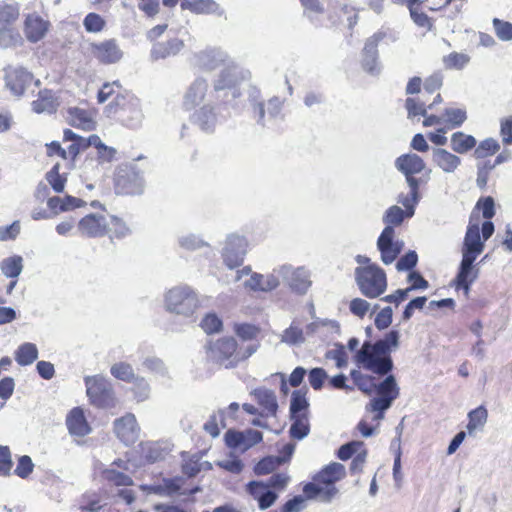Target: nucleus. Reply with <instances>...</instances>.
Wrapping results in <instances>:
<instances>
[{
    "instance_id": "51",
    "label": "nucleus",
    "mask_w": 512,
    "mask_h": 512,
    "mask_svg": "<svg viewBox=\"0 0 512 512\" xmlns=\"http://www.w3.org/2000/svg\"><path fill=\"white\" fill-rule=\"evenodd\" d=\"M496 36L502 41L512 40V23L498 18L493 19Z\"/></svg>"
},
{
    "instance_id": "45",
    "label": "nucleus",
    "mask_w": 512,
    "mask_h": 512,
    "mask_svg": "<svg viewBox=\"0 0 512 512\" xmlns=\"http://www.w3.org/2000/svg\"><path fill=\"white\" fill-rule=\"evenodd\" d=\"M110 372L113 377L124 382H133L135 380L134 371L130 364L119 362L114 364Z\"/></svg>"
},
{
    "instance_id": "24",
    "label": "nucleus",
    "mask_w": 512,
    "mask_h": 512,
    "mask_svg": "<svg viewBox=\"0 0 512 512\" xmlns=\"http://www.w3.org/2000/svg\"><path fill=\"white\" fill-rule=\"evenodd\" d=\"M433 163L446 173H453L460 166L461 159L444 148H435L432 152Z\"/></svg>"
},
{
    "instance_id": "26",
    "label": "nucleus",
    "mask_w": 512,
    "mask_h": 512,
    "mask_svg": "<svg viewBox=\"0 0 512 512\" xmlns=\"http://www.w3.org/2000/svg\"><path fill=\"white\" fill-rule=\"evenodd\" d=\"M505 160L506 157L503 154H498L494 160H478L476 183L480 189L486 188L492 170Z\"/></svg>"
},
{
    "instance_id": "14",
    "label": "nucleus",
    "mask_w": 512,
    "mask_h": 512,
    "mask_svg": "<svg viewBox=\"0 0 512 512\" xmlns=\"http://www.w3.org/2000/svg\"><path fill=\"white\" fill-rule=\"evenodd\" d=\"M395 231L391 226H386L381 232L377 247L381 254V260L384 264H391L402 251V243L394 241Z\"/></svg>"
},
{
    "instance_id": "52",
    "label": "nucleus",
    "mask_w": 512,
    "mask_h": 512,
    "mask_svg": "<svg viewBox=\"0 0 512 512\" xmlns=\"http://www.w3.org/2000/svg\"><path fill=\"white\" fill-rule=\"evenodd\" d=\"M405 108L407 110L408 118H414L416 116H425L427 113L425 103L418 101L412 97H408L405 100Z\"/></svg>"
},
{
    "instance_id": "18",
    "label": "nucleus",
    "mask_w": 512,
    "mask_h": 512,
    "mask_svg": "<svg viewBox=\"0 0 512 512\" xmlns=\"http://www.w3.org/2000/svg\"><path fill=\"white\" fill-rule=\"evenodd\" d=\"M50 23L40 15L28 14L24 21V33L28 41L36 43L44 38L48 32Z\"/></svg>"
},
{
    "instance_id": "60",
    "label": "nucleus",
    "mask_w": 512,
    "mask_h": 512,
    "mask_svg": "<svg viewBox=\"0 0 512 512\" xmlns=\"http://www.w3.org/2000/svg\"><path fill=\"white\" fill-rule=\"evenodd\" d=\"M21 226L18 220L8 226H0V241L15 240L20 234Z\"/></svg>"
},
{
    "instance_id": "27",
    "label": "nucleus",
    "mask_w": 512,
    "mask_h": 512,
    "mask_svg": "<svg viewBox=\"0 0 512 512\" xmlns=\"http://www.w3.org/2000/svg\"><path fill=\"white\" fill-rule=\"evenodd\" d=\"M239 81L237 77L230 71L224 70L214 82L213 88L216 93L221 91H230L233 98L240 96L238 89Z\"/></svg>"
},
{
    "instance_id": "47",
    "label": "nucleus",
    "mask_w": 512,
    "mask_h": 512,
    "mask_svg": "<svg viewBox=\"0 0 512 512\" xmlns=\"http://www.w3.org/2000/svg\"><path fill=\"white\" fill-rule=\"evenodd\" d=\"M469 62V57L464 53L452 52L443 57L446 69H462Z\"/></svg>"
},
{
    "instance_id": "39",
    "label": "nucleus",
    "mask_w": 512,
    "mask_h": 512,
    "mask_svg": "<svg viewBox=\"0 0 512 512\" xmlns=\"http://www.w3.org/2000/svg\"><path fill=\"white\" fill-rule=\"evenodd\" d=\"M63 139L64 141H71L72 143L68 146V154L69 159L75 160V158L78 156V154L81 151H84L86 148L84 137H81L74 133L70 129L64 130L63 133Z\"/></svg>"
},
{
    "instance_id": "59",
    "label": "nucleus",
    "mask_w": 512,
    "mask_h": 512,
    "mask_svg": "<svg viewBox=\"0 0 512 512\" xmlns=\"http://www.w3.org/2000/svg\"><path fill=\"white\" fill-rule=\"evenodd\" d=\"M475 209L482 210V215L485 219H491L495 215V203L491 196L480 198L475 206Z\"/></svg>"
},
{
    "instance_id": "21",
    "label": "nucleus",
    "mask_w": 512,
    "mask_h": 512,
    "mask_svg": "<svg viewBox=\"0 0 512 512\" xmlns=\"http://www.w3.org/2000/svg\"><path fill=\"white\" fill-rule=\"evenodd\" d=\"M85 205L86 202L83 199L71 195H65L63 197L52 196L47 199V207L54 215L73 211L85 207Z\"/></svg>"
},
{
    "instance_id": "57",
    "label": "nucleus",
    "mask_w": 512,
    "mask_h": 512,
    "mask_svg": "<svg viewBox=\"0 0 512 512\" xmlns=\"http://www.w3.org/2000/svg\"><path fill=\"white\" fill-rule=\"evenodd\" d=\"M259 404L269 413L275 414L278 404L275 395L272 392L264 391L258 394Z\"/></svg>"
},
{
    "instance_id": "49",
    "label": "nucleus",
    "mask_w": 512,
    "mask_h": 512,
    "mask_svg": "<svg viewBox=\"0 0 512 512\" xmlns=\"http://www.w3.org/2000/svg\"><path fill=\"white\" fill-rule=\"evenodd\" d=\"M86 148L94 146L98 149L100 157L110 160L113 157L114 150L107 147L102 143L98 135H90L88 138H84Z\"/></svg>"
},
{
    "instance_id": "55",
    "label": "nucleus",
    "mask_w": 512,
    "mask_h": 512,
    "mask_svg": "<svg viewBox=\"0 0 512 512\" xmlns=\"http://www.w3.org/2000/svg\"><path fill=\"white\" fill-rule=\"evenodd\" d=\"M34 464L28 455L19 457L14 474L22 479H26L33 472Z\"/></svg>"
},
{
    "instance_id": "5",
    "label": "nucleus",
    "mask_w": 512,
    "mask_h": 512,
    "mask_svg": "<svg viewBox=\"0 0 512 512\" xmlns=\"http://www.w3.org/2000/svg\"><path fill=\"white\" fill-rule=\"evenodd\" d=\"M350 377L354 385L366 395L377 392L379 397L390 399L392 403L399 397L400 389L393 375H387L380 383H377L375 376L358 370H351Z\"/></svg>"
},
{
    "instance_id": "2",
    "label": "nucleus",
    "mask_w": 512,
    "mask_h": 512,
    "mask_svg": "<svg viewBox=\"0 0 512 512\" xmlns=\"http://www.w3.org/2000/svg\"><path fill=\"white\" fill-rule=\"evenodd\" d=\"M76 228L83 238L96 239L107 236L111 241L124 239L131 233L123 218L108 213H88L80 218Z\"/></svg>"
},
{
    "instance_id": "50",
    "label": "nucleus",
    "mask_w": 512,
    "mask_h": 512,
    "mask_svg": "<svg viewBox=\"0 0 512 512\" xmlns=\"http://www.w3.org/2000/svg\"><path fill=\"white\" fill-rule=\"evenodd\" d=\"M304 339L302 328L294 322L282 334V341L288 344H298L303 342Z\"/></svg>"
},
{
    "instance_id": "63",
    "label": "nucleus",
    "mask_w": 512,
    "mask_h": 512,
    "mask_svg": "<svg viewBox=\"0 0 512 512\" xmlns=\"http://www.w3.org/2000/svg\"><path fill=\"white\" fill-rule=\"evenodd\" d=\"M369 307V303L362 298H354L349 304L351 313L360 318H363L367 314Z\"/></svg>"
},
{
    "instance_id": "7",
    "label": "nucleus",
    "mask_w": 512,
    "mask_h": 512,
    "mask_svg": "<svg viewBox=\"0 0 512 512\" xmlns=\"http://www.w3.org/2000/svg\"><path fill=\"white\" fill-rule=\"evenodd\" d=\"M86 394L90 403L98 408H109L115 405L112 384L100 375L84 378Z\"/></svg>"
},
{
    "instance_id": "53",
    "label": "nucleus",
    "mask_w": 512,
    "mask_h": 512,
    "mask_svg": "<svg viewBox=\"0 0 512 512\" xmlns=\"http://www.w3.org/2000/svg\"><path fill=\"white\" fill-rule=\"evenodd\" d=\"M410 16L413 22L420 28L425 30H430L433 27L432 19L418 6L413 7L412 10H409Z\"/></svg>"
},
{
    "instance_id": "31",
    "label": "nucleus",
    "mask_w": 512,
    "mask_h": 512,
    "mask_svg": "<svg viewBox=\"0 0 512 512\" xmlns=\"http://www.w3.org/2000/svg\"><path fill=\"white\" fill-rule=\"evenodd\" d=\"M451 148L458 154H465L476 147V139L464 132H455L451 135Z\"/></svg>"
},
{
    "instance_id": "3",
    "label": "nucleus",
    "mask_w": 512,
    "mask_h": 512,
    "mask_svg": "<svg viewBox=\"0 0 512 512\" xmlns=\"http://www.w3.org/2000/svg\"><path fill=\"white\" fill-rule=\"evenodd\" d=\"M346 475L345 467L338 463L332 462L322 468L303 487V493L307 498L320 497L325 501H329L337 493L335 484L343 479Z\"/></svg>"
},
{
    "instance_id": "6",
    "label": "nucleus",
    "mask_w": 512,
    "mask_h": 512,
    "mask_svg": "<svg viewBox=\"0 0 512 512\" xmlns=\"http://www.w3.org/2000/svg\"><path fill=\"white\" fill-rule=\"evenodd\" d=\"M19 5L2 3L0 4V47L9 48L21 43L19 31L13 27L19 19Z\"/></svg>"
},
{
    "instance_id": "30",
    "label": "nucleus",
    "mask_w": 512,
    "mask_h": 512,
    "mask_svg": "<svg viewBox=\"0 0 512 512\" xmlns=\"http://www.w3.org/2000/svg\"><path fill=\"white\" fill-rule=\"evenodd\" d=\"M378 39L371 37L365 42L363 48L364 59L362 62L363 69L369 73L376 71V60L378 55Z\"/></svg>"
},
{
    "instance_id": "48",
    "label": "nucleus",
    "mask_w": 512,
    "mask_h": 512,
    "mask_svg": "<svg viewBox=\"0 0 512 512\" xmlns=\"http://www.w3.org/2000/svg\"><path fill=\"white\" fill-rule=\"evenodd\" d=\"M13 461L10 448L0 445V476L9 477L12 473Z\"/></svg>"
},
{
    "instance_id": "28",
    "label": "nucleus",
    "mask_w": 512,
    "mask_h": 512,
    "mask_svg": "<svg viewBox=\"0 0 512 512\" xmlns=\"http://www.w3.org/2000/svg\"><path fill=\"white\" fill-rule=\"evenodd\" d=\"M182 10H189L194 14H214L219 11V5L214 0H182Z\"/></svg>"
},
{
    "instance_id": "4",
    "label": "nucleus",
    "mask_w": 512,
    "mask_h": 512,
    "mask_svg": "<svg viewBox=\"0 0 512 512\" xmlns=\"http://www.w3.org/2000/svg\"><path fill=\"white\" fill-rule=\"evenodd\" d=\"M356 261L362 265L355 269V279L361 293L372 299L382 295L387 288L384 270L372 264L366 256L358 255Z\"/></svg>"
},
{
    "instance_id": "22",
    "label": "nucleus",
    "mask_w": 512,
    "mask_h": 512,
    "mask_svg": "<svg viewBox=\"0 0 512 512\" xmlns=\"http://www.w3.org/2000/svg\"><path fill=\"white\" fill-rule=\"evenodd\" d=\"M31 80V75L22 69H11L6 72L5 84L16 96H21Z\"/></svg>"
},
{
    "instance_id": "29",
    "label": "nucleus",
    "mask_w": 512,
    "mask_h": 512,
    "mask_svg": "<svg viewBox=\"0 0 512 512\" xmlns=\"http://www.w3.org/2000/svg\"><path fill=\"white\" fill-rule=\"evenodd\" d=\"M399 334L397 331L388 332L382 339L378 340L373 346L372 350L369 351V345L364 344L360 350L356 352H391L393 348L398 345Z\"/></svg>"
},
{
    "instance_id": "23",
    "label": "nucleus",
    "mask_w": 512,
    "mask_h": 512,
    "mask_svg": "<svg viewBox=\"0 0 512 512\" xmlns=\"http://www.w3.org/2000/svg\"><path fill=\"white\" fill-rule=\"evenodd\" d=\"M208 83L205 79L197 78L188 87L183 104L186 109H192L201 104L206 96Z\"/></svg>"
},
{
    "instance_id": "15",
    "label": "nucleus",
    "mask_w": 512,
    "mask_h": 512,
    "mask_svg": "<svg viewBox=\"0 0 512 512\" xmlns=\"http://www.w3.org/2000/svg\"><path fill=\"white\" fill-rule=\"evenodd\" d=\"M225 443L229 448L247 450L260 443L263 439L262 433L258 430L247 429L243 432L229 429L225 433Z\"/></svg>"
},
{
    "instance_id": "43",
    "label": "nucleus",
    "mask_w": 512,
    "mask_h": 512,
    "mask_svg": "<svg viewBox=\"0 0 512 512\" xmlns=\"http://www.w3.org/2000/svg\"><path fill=\"white\" fill-rule=\"evenodd\" d=\"M392 405L390 399H385L383 397H374L372 398L366 406V410L369 412L375 413L373 419L379 421L384 418V413L387 409H389Z\"/></svg>"
},
{
    "instance_id": "11",
    "label": "nucleus",
    "mask_w": 512,
    "mask_h": 512,
    "mask_svg": "<svg viewBox=\"0 0 512 512\" xmlns=\"http://www.w3.org/2000/svg\"><path fill=\"white\" fill-rule=\"evenodd\" d=\"M396 168L405 175L409 188L419 189L420 182L414 177L425 169L424 160L417 154L408 153L399 156L395 161Z\"/></svg>"
},
{
    "instance_id": "12",
    "label": "nucleus",
    "mask_w": 512,
    "mask_h": 512,
    "mask_svg": "<svg viewBox=\"0 0 512 512\" xmlns=\"http://www.w3.org/2000/svg\"><path fill=\"white\" fill-rule=\"evenodd\" d=\"M89 49L98 62L106 65L117 63L123 57V52L115 39L93 42Z\"/></svg>"
},
{
    "instance_id": "35",
    "label": "nucleus",
    "mask_w": 512,
    "mask_h": 512,
    "mask_svg": "<svg viewBox=\"0 0 512 512\" xmlns=\"http://www.w3.org/2000/svg\"><path fill=\"white\" fill-rule=\"evenodd\" d=\"M102 478L111 486L128 487L133 485L132 478L114 468H108L102 471Z\"/></svg>"
},
{
    "instance_id": "8",
    "label": "nucleus",
    "mask_w": 512,
    "mask_h": 512,
    "mask_svg": "<svg viewBox=\"0 0 512 512\" xmlns=\"http://www.w3.org/2000/svg\"><path fill=\"white\" fill-rule=\"evenodd\" d=\"M165 302L170 312L182 315H191L198 307L196 294L186 287H177L169 290Z\"/></svg>"
},
{
    "instance_id": "40",
    "label": "nucleus",
    "mask_w": 512,
    "mask_h": 512,
    "mask_svg": "<svg viewBox=\"0 0 512 512\" xmlns=\"http://www.w3.org/2000/svg\"><path fill=\"white\" fill-rule=\"evenodd\" d=\"M488 418V412L484 406H479L468 413L467 431L473 434L477 429L482 428Z\"/></svg>"
},
{
    "instance_id": "62",
    "label": "nucleus",
    "mask_w": 512,
    "mask_h": 512,
    "mask_svg": "<svg viewBox=\"0 0 512 512\" xmlns=\"http://www.w3.org/2000/svg\"><path fill=\"white\" fill-rule=\"evenodd\" d=\"M235 332L242 340H252L259 334V329L252 324H239L235 328Z\"/></svg>"
},
{
    "instance_id": "38",
    "label": "nucleus",
    "mask_w": 512,
    "mask_h": 512,
    "mask_svg": "<svg viewBox=\"0 0 512 512\" xmlns=\"http://www.w3.org/2000/svg\"><path fill=\"white\" fill-rule=\"evenodd\" d=\"M309 403L306 398V391L295 390L291 395L290 401V416L294 415H309Z\"/></svg>"
},
{
    "instance_id": "41",
    "label": "nucleus",
    "mask_w": 512,
    "mask_h": 512,
    "mask_svg": "<svg viewBox=\"0 0 512 512\" xmlns=\"http://www.w3.org/2000/svg\"><path fill=\"white\" fill-rule=\"evenodd\" d=\"M194 121L203 129L208 130L216 121L214 107L203 105L194 113Z\"/></svg>"
},
{
    "instance_id": "44",
    "label": "nucleus",
    "mask_w": 512,
    "mask_h": 512,
    "mask_svg": "<svg viewBox=\"0 0 512 512\" xmlns=\"http://www.w3.org/2000/svg\"><path fill=\"white\" fill-rule=\"evenodd\" d=\"M83 26L89 33H99L104 30L106 21L101 15L90 12L85 16Z\"/></svg>"
},
{
    "instance_id": "16",
    "label": "nucleus",
    "mask_w": 512,
    "mask_h": 512,
    "mask_svg": "<svg viewBox=\"0 0 512 512\" xmlns=\"http://www.w3.org/2000/svg\"><path fill=\"white\" fill-rule=\"evenodd\" d=\"M483 249L484 243L481 241L479 223H473L472 215L464 238L463 256L476 259Z\"/></svg>"
},
{
    "instance_id": "37",
    "label": "nucleus",
    "mask_w": 512,
    "mask_h": 512,
    "mask_svg": "<svg viewBox=\"0 0 512 512\" xmlns=\"http://www.w3.org/2000/svg\"><path fill=\"white\" fill-rule=\"evenodd\" d=\"M278 281L275 277L267 280L264 279L262 274L253 273L249 280L245 282V286L253 291H270L276 288Z\"/></svg>"
},
{
    "instance_id": "20",
    "label": "nucleus",
    "mask_w": 512,
    "mask_h": 512,
    "mask_svg": "<svg viewBox=\"0 0 512 512\" xmlns=\"http://www.w3.org/2000/svg\"><path fill=\"white\" fill-rule=\"evenodd\" d=\"M66 426L72 436L84 437L91 432V426L81 407H74L69 411L66 416Z\"/></svg>"
},
{
    "instance_id": "33",
    "label": "nucleus",
    "mask_w": 512,
    "mask_h": 512,
    "mask_svg": "<svg viewBox=\"0 0 512 512\" xmlns=\"http://www.w3.org/2000/svg\"><path fill=\"white\" fill-rule=\"evenodd\" d=\"M45 179L55 193H62L67 184V174L60 173V164L56 163L45 174Z\"/></svg>"
},
{
    "instance_id": "25",
    "label": "nucleus",
    "mask_w": 512,
    "mask_h": 512,
    "mask_svg": "<svg viewBox=\"0 0 512 512\" xmlns=\"http://www.w3.org/2000/svg\"><path fill=\"white\" fill-rule=\"evenodd\" d=\"M442 114L443 126L438 128V132L442 134L459 128L467 120V112L462 108H446Z\"/></svg>"
},
{
    "instance_id": "61",
    "label": "nucleus",
    "mask_w": 512,
    "mask_h": 512,
    "mask_svg": "<svg viewBox=\"0 0 512 512\" xmlns=\"http://www.w3.org/2000/svg\"><path fill=\"white\" fill-rule=\"evenodd\" d=\"M418 261V256L415 251H409L402 256L396 263L398 271H406L413 269Z\"/></svg>"
},
{
    "instance_id": "64",
    "label": "nucleus",
    "mask_w": 512,
    "mask_h": 512,
    "mask_svg": "<svg viewBox=\"0 0 512 512\" xmlns=\"http://www.w3.org/2000/svg\"><path fill=\"white\" fill-rule=\"evenodd\" d=\"M500 134L505 145L512 144V115L501 120Z\"/></svg>"
},
{
    "instance_id": "1",
    "label": "nucleus",
    "mask_w": 512,
    "mask_h": 512,
    "mask_svg": "<svg viewBox=\"0 0 512 512\" xmlns=\"http://www.w3.org/2000/svg\"><path fill=\"white\" fill-rule=\"evenodd\" d=\"M112 98L105 107L104 113L127 127H135L142 121L143 114L139 99L116 80L106 82L97 93L98 103H104Z\"/></svg>"
},
{
    "instance_id": "9",
    "label": "nucleus",
    "mask_w": 512,
    "mask_h": 512,
    "mask_svg": "<svg viewBox=\"0 0 512 512\" xmlns=\"http://www.w3.org/2000/svg\"><path fill=\"white\" fill-rule=\"evenodd\" d=\"M352 361L362 373L371 372L379 377L387 375L393 368L390 354H353Z\"/></svg>"
},
{
    "instance_id": "32",
    "label": "nucleus",
    "mask_w": 512,
    "mask_h": 512,
    "mask_svg": "<svg viewBox=\"0 0 512 512\" xmlns=\"http://www.w3.org/2000/svg\"><path fill=\"white\" fill-rule=\"evenodd\" d=\"M292 424L290 426V436L293 439L301 440L310 432L309 415L301 414L290 416Z\"/></svg>"
},
{
    "instance_id": "36",
    "label": "nucleus",
    "mask_w": 512,
    "mask_h": 512,
    "mask_svg": "<svg viewBox=\"0 0 512 512\" xmlns=\"http://www.w3.org/2000/svg\"><path fill=\"white\" fill-rule=\"evenodd\" d=\"M500 150L499 142L494 138H487L481 141L475 147L474 157L476 160H485L488 157L494 156Z\"/></svg>"
},
{
    "instance_id": "34",
    "label": "nucleus",
    "mask_w": 512,
    "mask_h": 512,
    "mask_svg": "<svg viewBox=\"0 0 512 512\" xmlns=\"http://www.w3.org/2000/svg\"><path fill=\"white\" fill-rule=\"evenodd\" d=\"M2 273L11 279H16L23 269V259L19 255L5 258L0 263Z\"/></svg>"
},
{
    "instance_id": "56",
    "label": "nucleus",
    "mask_w": 512,
    "mask_h": 512,
    "mask_svg": "<svg viewBox=\"0 0 512 512\" xmlns=\"http://www.w3.org/2000/svg\"><path fill=\"white\" fill-rule=\"evenodd\" d=\"M419 198V189L415 191L410 188V193L408 195H401L399 198V202L405 207V212L407 217H412L414 214L415 205L418 202Z\"/></svg>"
},
{
    "instance_id": "58",
    "label": "nucleus",
    "mask_w": 512,
    "mask_h": 512,
    "mask_svg": "<svg viewBox=\"0 0 512 512\" xmlns=\"http://www.w3.org/2000/svg\"><path fill=\"white\" fill-rule=\"evenodd\" d=\"M222 256L225 265L230 269L241 266L244 260V253L235 252L232 248H226Z\"/></svg>"
},
{
    "instance_id": "46",
    "label": "nucleus",
    "mask_w": 512,
    "mask_h": 512,
    "mask_svg": "<svg viewBox=\"0 0 512 512\" xmlns=\"http://www.w3.org/2000/svg\"><path fill=\"white\" fill-rule=\"evenodd\" d=\"M405 218H408L406 212L402 210L399 206L393 205L386 211L383 221L386 223V226H399Z\"/></svg>"
},
{
    "instance_id": "10",
    "label": "nucleus",
    "mask_w": 512,
    "mask_h": 512,
    "mask_svg": "<svg viewBox=\"0 0 512 512\" xmlns=\"http://www.w3.org/2000/svg\"><path fill=\"white\" fill-rule=\"evenodd\" d=\"M115 193L122 196H133L143 191V181L139 173L133 169H121L114 177Z\"/></svg>"
},
{
    "instance_id": "19",
    "label": "nucleus",
    "mask_w": 512,
    "mask_h": 512,
    "mask_svg": "<svg viewBox=\"0 0 512 512\" xmlns=\"http://www.w3.org/2000/svg\"><path fill=\"white\" fill-rule=\"evenodd\" d=\"M66 120L69 125L84 131H92L96 128L94 113L91 110L70 107L66 111Z\"/></svg>"
},
{
    "instance_id": "42",
    "label": "nucleus",
    "mask_w": 512,
    "mask_h": 512,
    "mask_svg": "<svg viewBox=\"0 0 512 512\" xmlns=\"http://www.w3.org/2000/svg\"><path fill=\"white\" fill-rule=\"evenodd\" d=\"M36 113L53 112L56 107L55 98L48 91L39 92L38 98L32 102Z\"/></svg>"
},
{
    "instance_id": "54",
    "label": "nucleus",
    "mask_w": 512,
    "mask_h": 512,
    "mask_svg": "<svg viewBox=\"0 0 512 512\" xmlns=\"http://www.w3.org/2000/svg\"><path fill=\"white\" fill-rule=\"evenodd\" d=\"M200 326L207 334H213L221 330L222 321L216 314L210 313L201 320Z\"/></svg>"
},
{
    "instance_id": "17",
    "label": "nucleus",
    "mask_w": 512,
    "mask_h": 512,
    "mask_svg": "<svg viewBox=\"0 0 512 512\" xmlns=\"http://www.w3.org/2000/svg\"><path fill=\"white\" fill-rule=\"evenodd\" d=\"M475 260L468 256H463L459 271L454 280L455 288L463 290L466 295H468L470 286L478 276V269H475L473 265Z\"/></svg>"
},
{
    "instance_id": "13",
    "label": "nucleus",
    "mask_w": 512,
    "mask_h": 512,
    "mask_svg": "<svg viewBox=\"0 0 512 512\" xmlns=\"http://www.w3.org/2000/svg\"><path fill=\"white\" fill-rule=\"evenodd\" d=\"M139 430L136 417L132 413H127L113 422L116 437L125 445H132L138 440Z\"/></svg>"
}]
</instances>
